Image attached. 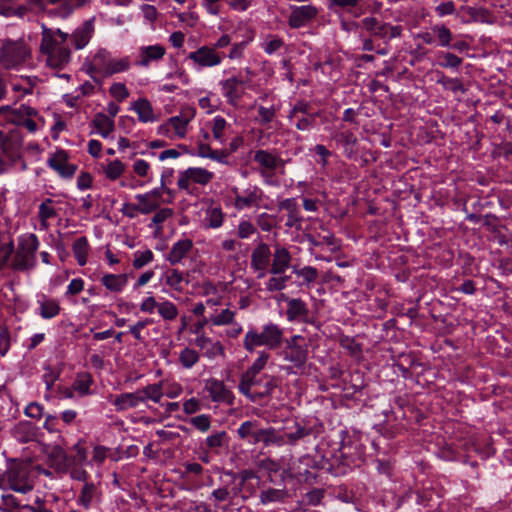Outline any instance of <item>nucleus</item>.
Listing matches in <instances>:
<instances>
[{
  "mask_svg": "<svg viewBox=\"0 0 512 512\" xmlns=\"http://www.w3.org/2000/svg\"><path fill=\"white\" fill-rule=\"evenodd\" d=\"M340 437V447L332 455L335 462L336 476L345 474L352 466H359L364 461L366 454V448L361 435L341 431Z\"/></svg>",
  "mask_w": 512,
  "mask_h": 512,
  "instance_id": "nucleus-1",
  "label": "nucleus"
},
{
  "mask_svg": "<svg viewBox=\"0 0 512 512\" xmlns=\"http://www.w3.org/2000/svg\"><path fill=\"white\" fill-rule=\"evenodd\" d=\"M69 34L60 29L43 27L41 52L47 56V63L54 68H62L70 61L71 51L66 45Z\"/></svg>",
  "mask_w": 512,
  "mask_h": 512,
  "instance_id": "nucleus-2",
  "label": "nucleus"
},
{
  "mask_svg": "<svg viewBox=\"0 0 512 512\" xmlns=\"http://www.w3.org/2000/svg\"><path fill=\"white\" fill-rule=\"evenodd\" d=\"M218 486L213 489L208 499L215 508L228 510V505H233L234 500L240 495V487L236 482L233 470L219 469Z\"/></svg>",
  "mask_w": 512,
  "mask_h": 512,
  "instance_id": "nucleus-3",
  "label": "nucleus"
},
{
  "mask_svg": "<svg viewBox=\"0 0 512 512\" xmlns=\"http://www.w3.org/2000/svg\"><path fill=\"white\" fill-rule=\"evenodd\" d=\"M283 342V329L277 324L269 322L262 327L259 332L255 328H250L243 339V347L246 351L252 353L257 347L265 346L268 349H277Z\"/></svg>",
  "mask_w": 512,
  "mask_h": 512,
  "instance_id": "nucleus-4",
  "label": "nucleus"
},
{
  "mask_svg": "<svg viewBox=\"0 0 512 512\" xmlns=\"http://www.w3.org/2000/svg\"><path fill=\"white\" fill-rule=\"evenodd\" d=\"M23 138L19 131L11 130L4 134L0 132V174L7 171L9 167L15 166L21 161V169H26V163L22 160Z\"/></svg>",
  "mask_w": 512,
  "mask_h": 512,
  "instance_id": "nucleus-5",
  "label": "nucleus"
},
{
  "mask_svg": "<svg viewBox=\"0 0 512 512\" xmlns=\"http://www.w3.org/2000/svg\"><path fill=\"white\" fill-rule=\"evenodd\" d=\"M39 248V240L33 233L21 235L18 238L17 247L10 263L14 271H28L36 265V252Z\"/></svg>",
  "mask_w": 512,
  "mask_h": 512,
  "instance_id": "nucleus-6",
  "label": "nucleus"
},
{
  "mask_svg": "<svg viewBox=\"0 0 512 512\" xmlns=\"http://www.w3.org/2000/svg\"><path fill=\"white\" fill-rule=\"evenodd\" d=\"M321 115L322 112L314 109L310 102L297 100L291 107L287 119L293 123L297 130L308 132L318 126L317 119Z\"/></svg>",
  "mask_w": 512,
  "mask_h": 512,
  "instance_id": "nucleus-7",
  "label": "nucleus"
},
{
  "mask_svg": "<svg viewBox=\"0 0 512 512\" xmlns=\"http://www.w3.org/2000/svg\"><path fill=\"white\" fill-rule=\"evenodd\" d=\"M291 424V426L287 424L284 431H281L283 446H296L301 441L308 443L311 438L315 440L322 430L321 424L311 425L305 420H292Z\"/></svg>",
  "mask_w": 512,
  "mask_h": 512,
  "instance_id": "nucleus-8",
  "label": "nucleus"
},
{
  "mask_svg": "<svg viewBox=\"0 0 512 512\" xmlns=\"http://www.w3.org/2000/svg\"><path fill=\"white\" fill-rule=\"evenodd\" d=\"M277 384L274 376H270L268 374H256L244 372L241 375L240 383L238 385V389L240 393L244 396L248 397L251 400H255L254 396L251 393V389L253 387L262 388V391L259 393L261 397L270 396L273 390L276 388Z\"/></svg>",
  "mask_w": 512,
  "mask_h": 512,
  "instance_id": "nucleus-9",
  "label": "nucleus"
},
{
  "mask_svg": "<svg viewBox=\"0 0 512 512\" xmlns=\"http://www.w3.org/2000/svg\"><path fill=\"white\" fill-rule=\"evenodd\" d=\"M360 27L370 34L371 37H377L388 43L391 39L401 36L402 27L399 25L392 26L382 22L376 17H365L360 21Z\"/></svg>",
  "mask_w": 512,
  "mask_h": 512,
  "instance_id": "nucleus-10",
  "label": "nucleus"
},
{
  "mask_svg": "<svg viewBox=\"0 0 512 512\" xmlns=\"http://www.w3.org/2000/svg\"><path fill=\"white\" fill-rule=\"evenodd\" d=\"M6 477L9 487L15 492L26 494L34 487L30 471L26 465L15 464L10 466L6 471Z\"/></svg>",
  "mask_w": 512,
  "mask_h": 512,
  "instance_id": "nucleus-11",
  "label": "nucleus"
},
{
  "mask_svg": "<svg viewBox=\"0 0 512 512\" xmlns=\"http://www.w3.org/2000/svg\"><path fill=\"white\" fill-rule=\"evenodd\" d=\"M29 55L26 46L21 42L7 41L0 49V64L7 68H15L22 64Z\"/></svg>",
  "mask_w": 512,
  "mask_h": 512,
  "instance_id": "nucleus-12",
  "label": "nucleus"
},
{
  "mask_svg": "<svg viewBox=\"0 0 512 512\" xmlns=\"http://www.w3.org/2000/svg\"><path fill=\"white\" fill-rule=\"evenodd\" d=\"M234 194V207L237 210L259 207L262 201L263 191L258 186H250L243 192H239L237 187L232 188Z\"/></svg>",
  "mask_w": 512,
  "mask_h": 512,
  "instance_id": "nucleus-13",
  "label": "nucleus"
},
{
  "mask_svg": "<svg viewBox=\"0 0 512 512\" xmlns=\"http://www.w3.org/2000/svg\"><path fill=\"white\" fill-rule=\"evenodd\" d=\"M68 158L69 156L67 152L62 149H59L48 158L47 164L50 168L55 170L62 178L69 179L72 178L75 174L77 166L68 163Z\"/></svg>",
  "mask_w": 512,
  "mask_h": 512,
  "instance_id": "nucleus-14",
  "label": "nucleus"
},
{
  "mask_svg": "<svg viewBox=\"0 0 512 512\" xmlns=\"http://www.w3.org/2000/svg\"><path fill=\"white\" fill-rule=\"evenodd\" d=\"M200 68L217 66L222 61V55L215 51V48L202 46L197 50L190 52L187 56Z\"/></svg>",
  "mask_w": 512,
  "mask_h": 512,
  "instance_id": "nucleus-15",
  "label": "nucleus"
},
{
  "mask_svg": "<svg viewBox=\"0 0 512 512\" xmlns=\"http://www.w3.org/2000/svg\"><path fill=\"white\" fill-rule=\"evenodd\" d=\"M279 211L287 212L285 227L301 230L304 221L296 198H286L278 203Z\"/></svg>",
  "mask_w": 512,
  "mask_h": 512,
  "instance_id": "nucleus-16",
  "label": "nucleus"
},
{
  "mask_svg": "<svg viewBox=\"0 0 512 512\" xmlns=\"http://www.w3.org/2000/svg\"><path fill=\"white\" fill-rule=\"evenodd\" d=\"M282 298L287 302L286 317L290 322L310 323L307 304L300 298H289L284 294Z\"/></svg>",
  "mask_w": 512,
  "mask_h": 512,
  "instance_id": "nucleus-17",
  "label": "nucleus"
},
{
  "mask_svg": "<svg viewBox=\"0 0 512 512\" xmlns=\"http://www.w3.org/2000/svg\"><path fill=\"white\" fill-rule=\"evenodd\" d=\"M102 501V492L99 485L93 482L83 484L77 497V504L86 510L98 506Z\"/></svg>",
  "mask_w": 512,
  "mask_h": 512,
  "instance_id": "nucleus-18",
  "label": "nucleus"
},
{
  "mask_svg": "<svg viewBox=\"0 0 512 512\" xmlns=\"http://www.w3.org/2000/svg\"><path fill=\"white\" fill-rule=\"evenodd\" d=\"M317 13V8L312 5L293 6L291 7L288 24L293 29H299L314 19Z\"/></svg>",
  "mask_w": 512,
  "mask_h": 512,
  "instance_id": "nucleus-19",
  "label": "nucleus"
},
{
  "mask_svg": "<svg viewBox=\"0 0 512 512\" xmlns=\"http://www.w3.org/2000/svg\"><path fill=\"white\" fill-rule=\"evenodd\" d=\"M258 497L260 505L271 506L284 503L289 498V493L284 485L282 488H274L262 482Z\"/></svg>",
  "mask_w": 512,
  "mask_h": 512,
  "instance_id": "nucleus-20",
  "label": "nucleus"
},
{
  "mask_svg": "<svg viewBox=\"0 0 512 512\" xmlns=\"http://www.w3.org/2000/svg\"><path fill=\"white\" fill-rule=\"evenodd\" d=\"M263 428L257 420H247L239 426L237 435L242 441L256 446L260 444Z\"/></svg>",
  "mask_w": 512,
  "mask_h": 512,
  "instance_id": "nucleus-21",
  "label": "nucleus"
},
{
  "mask_svg": "<svg viewBox=\"0 0 512 512\" xmlns=\"http://www.w3.org/2000/svg\"><path fill=\"white\" fill-rule=\"evenodd\" d=\"M205 390L208 391L213 402H224L232 404L233 394L225 386L224 382L215 378L207 379L205 382Z\"/></svg>",
  "mask_w": 512,
  "mask_h": 512,
  "instance_id": "nucleus-22",
  "label": "nucleus"
},
{
  "mask_svg": "<svg viewBox=\"0 0 512 512\" xmlns=\"http://www.w3.org/2000/svg\"><path fill=\"white\" fill-rule=\"evenodd\" d=\"M316 461L309 455H304L299 458L298 464L293 468L295 471V477L298 481H302L308 484L316 482L317 473L310 468H315Z\"/></svg>",
  "mask_w": 512,
  "mask_h": 512,
  "instance_id": "nucleus-23",
  "label": "nucleus"
},
{
  "mask_svg": "<svg viewBox=\"0 0 512 512\" xmlns=\"http://www.w3.org/2000/svg\"><path fill=\"white\" fill-rule=\"evenodd\" d=\"M253 161L259 164L263 169L260 171L263 177L267 176V171L273 172L279 166H284V161L276 154L268 150H257L254 153Z\"/></svg>",
  "mask_w": 512,
  "mask_h": 512,
  "instance_id": "nucleus-24",
  "label": "nucleus"
},
{
  "mask_svg": "<svg viewBox=\"0 0 512 512\" xmlns=\"http://www.w3.org/2000/svg\"><path fill=\"white\" fill-rule=\"evenodd\" d=\"M165 53V48L160 44L141 46L138 50V60L135 65L148 67L151 62L161 60Z\"/></svg>",
  "mask_w": 512,
  "mask_h": 512,
  "instance_id": "nucleus-25",
  "label": "nucleus"
},
{
  "mask_svg": "<svg viewBox=\"0 0 512 512\" xmlns=\"http://www.w3.org/2000/svg\"><path fill=\"white\" fill-rule=\"evenodd\" d=\"M282 354L284 360L291 362L296 369L303 368L308 359V349L301 345L285 346Z\"/></svg>",
  "mask_w": 512,
  "mask_h": 512,
  "instance_id": "nucleus-26",
  "label": "nucleus"
},
{
  "mask_svg": "<svg viewBox=\"0 0 512 512\" xmlns=\"http://www.w3.org/2000/svg\"><path fill=\"white\" fill-rule=\"evenodd\" d=\"M193 241L189 238L180 239L175 242L170 252L166 256V260L171 265L179 264L192 250Z\"/></svg>",
  "mask_w": 512,
  "mask_h": 512,
  "instance_id": "nucleus-27",
  "label": "nucleus"
},
{
  "mask_svg": "<svg viewBox=\"0 0 512 512\" xmlns=\"http://www.w3.org/2000/svg\"><path fill=\"white\" fill-rule=\"evenodd\" d=\"M94 32V25L92 20L85 21L81 26L75 29L71 34L70 39L76 49L84 48L90 41Z\"/></svg>",
  "mask_w": 512,
  "mask_h": 512,
  "instance_id": "nucleus-28",
  "label": "nucleus"
},
{
  "mask_svg": "<svg viewBox=\"0 0 512 512\" xmlns=\"http://www.w3.org/2000/svg\"><path fill=\"white\" fill-rule=\"evenodd\" d=\"M271 251L268 244L260 242L251 254V267L263 271L270 263Z\"/></svg>",
  "mask_w": 512,
  "mask_h": 512,
  "instance_id": "nucleus-29",
  "label": "nucleus"
},
{
  "mask_svg": "<svg viewBox=\"0 0 512 512\" xmlns=\"http://www.w3.org/2000/svg\"><path fill=\"white\" fill-rule=\"evenodd\" d=\"M194 344L204 351L203 355L209 359H213L218 355L224 354V347L219 342H214L211 338L206 337L204 334L196 337Z\"/></svg>",
  "mask_w": 512,
  "mask_h": 512,
  "instance_id": "nucleus-30",
  "label": "nucleus"
},
{
  "mask_svg": "<svg viewBox=\"0 0 512 512\" xmlns=\"http://www.w3.org/2000/svg\"><path fill=\"white\" fill-rule=\"evenodd\" d=\"M273 256L274 258L269 272L273 275H281L290 266V252L285 247L276 246Z\"/></svg>",
  "mask_w": 512,
  "mask_h": 512,
  "instance_id": "nucleus-31",
  "label": "nucleus"
},
{
  "mask_svg": "<svg viewBox=\"0 0 512 512\" xmlns=\"http://www.w3.org/2000/svg\"><path fill=\"white\" fill-rule=\"evenodd\" d=\"M37 427L30 421H20L12 430L13 437L21 442L28 443L37 438Z\"/></svg>",
  "mask_w": 512,
  "mask_h": 512,
  "instance_id": "nucleus-32",
  "label": "nucleus"
},
{
  "mask_svg": "<svg viewBox=\"0 0 512 512\" xmlns=\"http://www.w3.org/2000/svg\"><path fill=\"white\" fill-rule=\"evenodd\" d=\"M48 458L57 471L68 472L70 469L69 455L60 445L50 447Z\"/></svg>",
  "mask_w": 512,
  "mask_h": 512,
  "instance_id": "nucleus-33",
  "label": "nucleus"
},
{
  "mask_svg": "<svg viewBox=\"0 0 512 512\" xmlns=\"http://www.w3.org/2000/svg\"><path fill=\"white\" fill-rule=\"evenodd\" d=\"M203 445L215 454H220L228 448L229 436L225 431L215 432L205 439Z\"/></svg>",
  "mask_w": 512,
  "mask_h": 512,
  "instance_id": "nucleus-34",
  "label": "nucleus"
},
{
  "mask_svg": "<svg viewBox=\"0 0 512 512\" xmlns=\"http://www.w3.org/2000/svg\"><path fill=\"white\" fill-rule=\"evenodd\" d=\"M242 84L243 80L236 76L227 78L221 82L224 96L227 98L228 103L235 104L241 98L242 94L238 87Z\"/></svg>",
  "mask_w": 512,
  "mask_h": 512,
  "instance_id": "nucleus-35",
  "label": "nucleus"
},
{
  "mask_svg": "<svg viewBox=\"0 0 512 512\" xmlns=\"http://www.w3.org/2000/svg\"><path fill=\"white\" fill-rule=\"evenodd\" d=\"M333 139L344 147V153L348 158L356 155L357 138L352 131L346 130L333 135Z\"/></svg>",
  "mask_w": 512,
  "mask_h": 512,
  "instance_id": "nucleus-36",
  "label": "nucleus"
},
{
  "mask_svg": "<svg viewBox=\"0 0 512 512\" xmlns=\"http://www.w3.org/2000/svg\"><path fill=\"white\" fill-rule=\"evenodd\" d=\"M6 114L8 121H16V119H25L35 117L38 111L30 106L21 105L17 110H12L9 105L0 107V115Z\"/></svg>",
  "mask_w": 512,
  "mask_h": 512,
  "instance_id": "nucleus-37",
  "label": "nucleus"
},
{
  "mask_svg": "<svg viewBox=\"0 0 512 512\" xmlns=\"http://www.w3.org/2000/svg\"><path fill=\"white\" fill-rule=\"evenodd\" d=\"M132 109L137 113L139 121L143 123L157 120L153 113L151 103L146 98H140L133 103Z\"/></svg>",
  "mask_w": 512,
  "mask_h": 512,
  "instance_id": "nucleus-38",
  "label": "nucleus"
},
{
  "mask_svg": "<svg viewBox=\"0 0 512 512\" xmlns=\"http://www.w3.org/2000/svg\"><path fill=\"white\" fill-rule=\"evenodd\" d=\"M263 448L283 447V437L280 430L274 427H264L260 438Z\"/></svg>",
  "mask_w": 512,
  "mask_h": 512,
  "instance_id": "nucleus-39",
  "label": "nucleus"
},
{
  "mask_svg": "<svg viewBox=\"0 0 512 512\" xmlns=\"http://www.w3.org/2000/svg\"><path fill=\"white\" fill-rule=\"evenodd\" d=\"M141 403V398L136 390L131 393H122L113 401L116 411H124L129 408H135Z\"/></svg>",
  "mask_w": 512,
  "mask_h": 512,
  "instance_id": "nucleus-40",
  "label": "nucleus"
},
{
  "mask_svg": "<svg viewBox=\"0 0 512 512\" xmlns=\"http://www.w3.org/2000/svg\"><path fill=\"white\" fill-rule=\"evenodd\" d=\"M102 284L111 292H121L128 282L127 274H105L101 278Z\"/></svg>",
  "mask_w": 512,
  "mask_h": 512,
  "instance_id": "nucleus-41",
  "label": "nucleus"
},
{
  "mask_svg": "<svg viewBox=\"0 0 512 512\" xmlns=\"http://www.w3.org/2000/svg\"><path fill=\"white\" fill-rule=\"evenodd\" d=\"M93 126L97 132L103 137L107 138L114 130V121L106 114L99 112L93 118Z\"/></svg>",
  "mask_w": 512,
  "mask_h": 512,
  "instance_id": "nucleus-42",
  "label": "nucleus"
},
{
  "mask_svg": "<svg viewBox=\"0 0 512 512\" xmlns=\"http://www.w3.org/2000/svg\"><path fill=\"white\" fill-rule=\"evenodd\" d=\"M15 251L14 242L10 237L5 239L4 237L0 240V271L11 263V257Z\"/></svg>",
  "mask_w": 512,
  "mask_h": 512,
  "instance_id": "nucleus-43",
  "label": "nucleus"
},
{
  "mask_svg": "<svg viewBox=\"0 0 512 512\" xmlns=\"http://www.w3.org/2000/svg\"><path fill=\"white\" fill-rule=\"evenodd\" d=\"M135 199L138 201V204H136V206L128 207L132 209H137V212L143 215H147L153 211H156L160 206L158 201L152 200L146 194H137L135 196Z\"/></svg>",
  "mask_w": 512,
  "mask_h": 512,
  "instance_id": "nucleus-44",
  "label": "nucleus"
},
{
  "mask_svg": "<svg viewBox=\"0 0 512 512\" xmlns=\"http://www.w3.org/2000/svg\"><path fill=\"white\" fill-rule=\"evenodd\" d=\"M73 253L80 266H84L87 263V257L89 252L88 240L85 236L77 238L73 243Z\"/></svg>",
  "mask_w": 512,
  "mask_h": 512,
  "instance_id": "nucleus-45",
  "label": "nucleus"
},
{
  "mask_svg": "<svg viewBox=\"0 0 512 512\" xmlns=\"http://www.w3.org/2000/svg\"><path fill=\"white\" fill-rule=\"evenodd\" d=\"M186 174L188 178H191L192 182L200 185H207L214 178L212 172L200 167H189L186 169Z\"/></svg>",
  "mask_w": 512,
  "mask_h": 512,
  "instance_id": "nucleus-46",
  "label": "nucleus"
},
{
  "mask_svg": "<svg viewBox=\"0 0 512 512\" xmlns=\"http://www.w3.org/2000/svg\"><path fill=\"white\" fill-rule=\"evenodd\" d=\"M258 115L255 117V122L266 128H272V123L276 117V108L272 105L270 107L258 106Z\"/></svg>",
  "mask_w": 512,
  "mask_h": 512,
  "instance_id": "nucleus-47",
  "label": "nucleus"
},
{
  "mask_svg": "<svg viewBox=\"0 0 512 512\" xmlns=\"http://www.w3.org/2000/svg\"><path fill=\"white\" fill-rule=\"evenodd\" d=\"M137 391L139 393V397L141 398V403L145 402L146 400H152L155 403H159L163 397L162 387L157 383L147 385L146 387L138 389Z\"/></svg>",
  "mask_w": 512,
  "mask_h": 512,
  "instance_id": "nucleus-48",
  "label": "nucleus"
},
{
  "mask_svg": "<svg viewBox=\"0 0 512 512\" xmlns=\"http://www.w3.org/2000/svg\"><path fill=\"white\" fill-rule=\"evenodd\" d=\"M435 40L437 39L438 45L441 47H450L453 39L451 31L445 25H434L431 27Z\"/></svg>",
  "mask_w": 512,
  "mask_h": 512,
  "instance_id": "nucleus-49",
  "label": "nucleus"
},
{
  "mask_svg": "<svg viewBox=\"0 0 512 512\" xmlns=\"http://www.w3.org/2000/svg\"><path fill=\"white\" fill-rule=\"evenodd\" d=\"M93 379L89 373H80L72 384V388L80 395H89Z\"/></svg>",
  "mask_w": 512,
  "mask_h": 512,
  "instance_id": "nucleus-50",
  "label": "nucleus"
},
{
  "mask_svg": "<svg viewBox=\"0 0 512 512\" xmlns=\"http://www.w3.org/2000/svg\"><path fill=\"white\" fill-rule=\"evenodd\" d=\"M111 60L110 53L105 49H100L93 57L91 69L105 73Z\"/></svg>",
  "mask_w": 512,
  "mask_h": 512,
  "instance_id": "nucleus-51",
  "label": "nucleus"
},
{
  "mask_svg": "<svg viewBox=\"0 0 512 512\" xmlns=\"http://www.w3.org/2000/svg\"><path fill=\"white\" fill-rule=\"evenodd\" d=\"M60 312V306L55 300H46L40 303L39 314L44 319H51Z\"/></svg>",
  "mask_w": 512,
  "mask_h": 512,
  "instance_id": "nucleus-52",
  "label": "nucleus"
},
{
  "mask_svg": "<svg viewBox=\"0 0 512 512\" xmlns=\"http://www.w3.org/2000/svg\"><path fill=\"white\" fill-rule=\"evenodd\" d=\"M199 358L198 352L188 347L184 348L179 355V361L186 369L192 368L199 361Z\"/></svg>",
  "mask_w": 512,
  "mask_h": 512,
  "instance_id": "nucleus-53",
  "label": "nucleus"
},
{
  "mask_svg": "<svg viewBox=\"0 0 512 512\" xmlns=\"http://www.w3.org/2000/svg\"><path fill=\"white\" fill-rule=\"evenodd\" d=\"M125 165L118 159L109 161L104 167V173L109 180L118 179L124 172Z\"/></svg>",
  "mask_w": 512,
  "mask_h": 512,
  "instance_id": "nucleus-54",
  "label": "nucleus"
},
{
  "mask_svg": "<svg viewBox=\"0 0 512 512\" xmlns=\"http://www.w3.org/2000/svg\"><path fill=\"white\" fill-rule=\"evenodd\" d=\"M130 60L129 57H123L120 59L112 58L111 62L108 64V68L105 75H113L116 73L127 71L130 68Z\"/></svg>",
  "mask_w": 512,
  "mask_h": 512,
  "instance_id": "nucleus-55",
  "label": "nucleus"
},
{
  "mask_svg": "<svg viewBox=\"0 0 512 512\" xmlns=\"http://www.w3.org/2000/svg\"><path fill=\"white\" fill-rule=\"evenodd\" d=\"M262 483L259 478L255 479V481L246 482L244 486L240 488V495L243 501H247L251 497L257 495L258 489H260Z\"/></svg>",
  "mask_w": 512,
  "mask_h": 512,
  "instance_id": "nucleus-56",
  "label": "nucleus"
},
{
  "mask_svg": "<svg viewBox=\"0 0 512 512\" xmlns=\"http://www.w3.org/2000/svg\"><path fill=\"white\" fill-rule=\"evenodd\" d=\"M340 346L347 350L350 355L358 356L362 353V346L353 337L343 336L340 338Z\"/></svg>",
  "mask_w": 512,
  "mask_h": 512,
  "instance_id": "nucleus-57",
  "label": "nucleus"
},
{
  "mask_svg": "<svg viewBox=\"0 0 512 512\" xmlns=\"http://www.w3.org/2000/svg\"><path fill=\"white\" fill-rule=\"evenodd\" d=\"M72 450L75 452L74 455H69L70 467L76 465H83L87 460V450L81 445L80 442L76 443Z\"/></svg>",
  "mask_w": 512,
  "mask_h": 512,
  "instance_id": "nucleus-58",
  "label": "nucleus"
},
{
  "mask_svg": "<svg viewBox=\"0 0 512 512\" xmlns=\"http://www.w3.org/2000/svg\"><path fill=\"white\" fill-rule=\"evenodd\" d=\"M440 61L439 65L443 68H454L457 69L463 62L462 58L449 52H441L439 54Z\"/></svg>",
  "mask_w": 512,
  "mask_h": 512,
  "instance_id": "nucleus-59",
  "label": "nucleus"
},
{
  "mask_svg": "<svg viewBox=\"0 0 512 512\" xmlns=\"http://www.w3.org/2000/svg\"><path fill=\"white\" fill-rule=\"evenodd\" d=\"M158 312L165 320H174L178 315V309L176 305L170 301H164L158 306Z\"/></svg>",
  "mask_w": 512,
  "mask_h": 512,
  "instance_id": "nucleus-60",
  "label": "nucleus"
},
{
  "mask_svg": "<svg viewBox=\"0 0 512 512\" xmlns=\"http://www.w3.org/2000/svg\"><path fill=\"white\" fill-rule=\"evenodd\" d=\"M227 122L222 116L214 117L212 121V134L215 140L220 143L224 142V130L226 128Z\"/></svg>",
  "mask_w": 512,
  "mask_h": 512,
  "instance_id": "nucleus-61",
  "label": "nucleus"
},
{
  "mask_svg": "<svg viewBox=\"0 0 512 512\" xmlns=\"http://www.w3.org/2000/svg\"><path fill=\"white\" fill-rule=\"evenodd\" d=\"M327 2L328 8L333 11H350L358 6L360 0H327Z\"/></svg>",
  "mask_w": 512,
  "mask_h": 512,
  "instance_id": "nucleus-62",
  "label": "nucleus"
},
{
  "mask_svg": "<svg viewBox=\"0 0 512 512\" xmlns=\"http://www.w3.org/2000/svg\"><path fill=\"white\" fill-rule=\"evenodd\" d=\"M438 83L442 84V86L445 89L450 90L454 93L466 92V89L464 88L462 82L458 78H448L443 76L441 79L438 80Z\"/></svg>",
  "mask_w": 512,
  "mask_h": 512,
  "instance_id": "nucleus-63",
  "label": "nucleus"
},
{
  "mask_svg": "<svg viewBox=\"0 0 512 512\" xmlns=\"http://www.w3.org/2000/svg\"><path fill=\"white\" fill-rule=\"evenodd\" d=\"M154 254L151 250L144 252L136 251L134 253L133 267L135 269H141L153 260Z\"/></svg>",
  "mask_w": 512,
  "mask_h": 512,
  "instance_id": "nucleus-64",
  "label": "nucleus"
}]
</instances>
